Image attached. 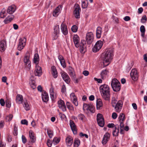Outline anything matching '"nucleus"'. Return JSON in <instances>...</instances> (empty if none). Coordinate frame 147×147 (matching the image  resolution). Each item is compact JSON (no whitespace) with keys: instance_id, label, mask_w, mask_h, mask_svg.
<instances>
[{"instance_id":"f03ea898","label":"nucleus","mask_w":147,"mask_h":147,"mask_svg":"<svg viewBox=\"0 0 147 147\" xmlns=\"http://www.w3.org/2000/svg\"><path fill=\"white\" fill-rule=\"evenodd\" d=\"M100 91L102 96L105 100H109L110 96V92L109 86L106 84H103L100 87Z\"/></svg>"},{"instance_id":"412c9836","label":"nucleus","mask_w":147,"mask_h":147,"mask_svg":"<svg viewBox=\"0 0 147 147\" xmlns=\"http://www.w3.org/2000/svg\"><path fill=\"white\" fill-rule=\"evenodd\" d=\"M70 96L71 100H72L73 103L76 106H77L78 105V103L77 101V97L74 93H71L70 95Z\"/></svg>"},{"instance_id":"4c0bfd02","label":"nucleus","mask_w":147,"mask_h":147,"mask_svg":"<svg viewBox=\"0 0 147 147\" xmlns=\"http://www.w3.org/2000/svg\"><path fill=\"white\" fill-rule=\"evenodd\" d=\"M53 32L59 34L60 30L59 25H57L55 26Z\"/></svg>"},{"instance_id":"69168bd1","label":"nucleus","mask_w":147,"mask_h":147,"mask_svg":"<svg viewBox=\"0 0 147 147\" xmlns=\"http://www.w3.org/2000/svg\"><path fill=\"white\" fill-rule=\"evenodd\" d=\"M117 115L115 113H113L112 115V117L113 119H115L117 117Z\"/></svg>"},{"instance_id":"423d86ee","label":"nucleus","mask_w":147,"mask_h":147,"mask_svg":"<svg viewBox=\"0 0 147 147\" xmlns=\"http://www.w3.org/2000/svg\"><path fill=\"white\" fill-rule=\"evenodd\" d=\"M103 44V42L101 41H97L92 49L93 51L96 53L101 48Z\"/></svg>"},{"instance_id":"ea45409f","label":"nucleus","mask_w":147,"mask_h":147,"mask_svg":"<svg viewBox=\"0 0 147 147\" xmlns=\"http://www.w3.org/2000/svg\"><path fill=\"white\" fill-rule=\"evenodd\" d=\"M31 82H30V84L31 88L34 89L36 88V85L35 84V81L32 79H31Z\"/></svg>"},{"instance_id":"9b49d317","label":"nucleus","mask_w":147,"mask_h":147,"mask_svg":"<svg viewBox=\"0 0 147 147\" xmlns=\"http://www.w3.org/2000/svg\"><path fill=\"white\" fill-rule=\"evenodd\" d=\"M83 109L84 110H89L91 113H93L94 112V107L92 105L84 104Z\"/></svg>"},{"instance_id":"4be33fe9","label":"nucleus","mask_w":147,"mask_h":147,"mask_svg":"<svg viewBox=\"0 0 147 147\" xmlns=\"http://www.w3.org/2000/svg\"><path fill=\"white\" fill-rule=\"evenodd\" d=\"M29 134L30 141L32 143L35 142L36 140V139L33 132L32 131L30 130L29 131Z\"/></svg>"},{"instance_id":"2f4dec72","label":"nucleus","mask_w":147,"mask_h":147,"mask_svg":"<svg viewBox=\"0 0 147 147\" xmlns=\"http://www.w3.org/2000/svg\"><path fill=\"white\" fill-rule=\"evenodd\" d=\"M23 100L22 96L20 94H18L16 98V102L18 104H20L22 103V101Z\"/></svg>"},{"instance_id":"5fc2aeb1","label":"nucleus","mask_w":147,"mask_h":147,"mask_svg":"<svg viewBox=\"0 0 147 147\" xmlns=\"http://www.w3.org/2000/svg\"><path fill=\"white\" fill-rule=\"evenodd\" d=\"M87 5L85 3V1L82 2V7L83 8H85L87 7Z\"/></svg>"},{"instance_id":"f8f14e48","label":"nucleus","mask_w":147,"mask_h":147,"mask_svg":"<svg viewBox=\"0 0 147 147\" xmlns=\"http://www.w3.org/2000/svg\"><path fill=\"white\" fill-rule=\"evenodd\" d=\"M58 106L59 109H61L63 111H65L66 110V108L64 101L60 100L58 101Z\"/></svg>"},{"instance_id":"5701e85b","label":"nucleus","mask_w":147,"mask_h":147,"mask_svg":"<svg viewBox=\"0 0 147 147\" xmlns=\"http://www.w3.org/2000/svg\"><path fill=\"white\" fill-rule=\"evenodd\" d=\"M16 7L15 5H12L8 7L7 9V13L9 14H12L15 11Z\"/></svg>"},{"instance_id":"c756f323","label":"nucleus","mask_w":147,"mask_h":147,"mask_svg":"<svg viewBox=\"0 0 147 147\" xmlns=\"http://www.w3.org/2000/svg\"><path fill=\"white\" fill-rule=\"evenodd\" d=\"M102 28L100 27H98L96 30V36L98 38H100L101 37V34L102 32Z\"/></svg>"},{"instance_id":"0eeeda50","label":"nucleus","mask_w":147,"mask_h":147,"mask_svg":"<svg viewBox=\"0 0 147 147\" xmlns=\"http://www.w3.org/2000/svg\"><path fill=\"white\" fill-rule=\"evenodd\" d=\"M26 42V40L25 38H20L18 47V50L20 51L24 48Z\"/></svg>"},{"instance_id":"a211bd4d","label":"nucleus","mask_w":147,"mask_h":147,"mask_svg":"<svg viewBox=\"0 0 147 147\" xmlns=\"http://www.w3.org/2000/svg\"><path fill=\"white\" fill-rule=\"evenodd\" d=\"M6 42L4 40H2L0 42V51L1 52L4 51L6 48Z\"/></svg>"},{"instance_id":"c03bdc74","label":"nucleus","mask_w":147,"mask_h":147,"mask_svg":"<svg viewBox=\"0 0 147 147\" xmlns=\"http://www.w3.org/2000/svg\"><path fill=\"white\" fill-rule=\"evenodd\" d=\"M147 21V17L146 15H144L142 16L141 20V22L142 23H145Z\"/></svg>"},{"instance_id":"603ef678","label":"nucleus","mask_w":147,"mask_h":147,"mask_svg":"<svg viewBox=\"0 0 147 147\" xmlns=\"http://www.w3.org/2000/svg\"><path fill=\"white\" fill-rule=\"evenodd\" d=\"M117 100L115 98H112V105L113 107H114L117 102Z\"/></svg>"},{"instance_id":"13d9d810","label":"nucleus","mask_w":147,"mask_h":147,"mask_svg":"<svg viewBox=\"0 0 147 147\" xmlns=\"http://www.w3.org/2000/svg\"><path fill=\"white\" fill-rule=\"evenodd\" d=\"M50 97L52 100H53L56 97V94L55 93L50 94Z\"/></svg>"},{"instance_id":"393cba45","label":"nucleus","mask_w":147,"mask_h":147,"mask_svg":"<svg viewBox=\"0 0 147 147\" xmlns=\"http://www.w3.org/2000/svg\"><path fill=\"white\" fill-rule=\"evenodd\" d=\"M42 100L45 102H47L49 100V96L47 92L44 91L42 93Z\"/></svg>"},{"instance_id":"1a4fd4ad","label":"nucleus","mask_w":147,"mask_h":147,"mask_svg":"<svg viewBox=\"0 0 147 147\" xmlns=\"http://www.w3.org/2000/svg\"><path fill=\"white\" fill-rule=\"evenodd\" d=\"M93 39V34L92 32H90L87 33L86 40L88 44H90L92 42Z\"/></svg>"},{"instance_id":"6e6552de","label":"nucleus","mask_w":147,"mask_h":147,"mask_svg":"<svg viewBox=\"0 0 147 147\" xmlns=\"http://www.w3.org/2000/svg\"><path fill=\"white\" fill-rule=\"evenodd\" d=\"M131 77L134 81H136L138 80V74L137 70L135 69H132L130 73Z\"/></svg>"},{"instance_id":"cd10ccee","label":"nucleus","mask_w":147,"mask_h":147,"mask_svg":"<svg viewBox=\"0 0 147 147\" xmlns=\"http://www.w3.org/2000/svg\"><path fill=\"white\" fill-rule=\"evenodd\" d=\"M119 133V126L118 125H115L113 131V135L116 136H118Z\"/></svg>"},{"instance_id":"dca6fc26","label":"nucleus","mask_w":147,"mask_h":147,"mask_svg":"<svg viewBox=\"0 0 147 147\" xmlns=\"http://www.w3.org/2000/svg\"><path fill=\"white\" fill-rule=\"evenodd\" d=\"M122 103L121 101L119 100L115 105V109L116 112H120L121 109L122 107Z\"/></svg>"},{"instance_id":"2eb2a0df","label":"nucleus","mask_w":147,"mask_h":147,"mask_svg":"<svg viewBox=\"0 0 147 147\" xmlns=\"http://www.w3.org/2000/svg\"><path fill=\"white\" fill-rule=\"evenodd\" d=\"M61 29L62 33L64 35H66L68 34V30L66 24L63 22L61 24Z\"/></svg>"},{"instance_id":"f704fd0d","label":"nucleus","mask_w":147,"mask_h":147,"mask_svg":"<svg viewBox=\"0 0 147 147\" xmlns=\"http://www.w3.org/2000/svg\"><path fill=\"white\" fill-rule=\"evenodd\" d=\"M23 104L24 107L26 110L28 111L30 109V107L26 100H24Z\"/></svg>"},{"instance_id":"6ab92c4d","label":"nucleus","mask_w":147,"mask_h":147,"mask_svg":"<svg viewBox=\"0 0 147 147\" xmlns=\"http://www.w3.org/2000/svg\"><path fill=\"white\" fill-rule=\"evenodd\" d=\"M110 136V134L109 133H106L104 136L103 139L102 141V143L103 144H105L109 140Z\"/></svg>"},{"instance_id":"ddd939ff","label":"nucleus","mask_w":147,"mask_h":147,"mask_svg":"<svg viewBox=\"0 0 147 147\" xmlns=\"http://www.w3.org/2000/svg\"><path fill=\"white\" fill-rule=\"evenodd\" d=\"M69 125L71 129L74 134L77 133V129L76 126L74 122L71 120L69 121Z\"/></svg>"},{"instance_id":"de8ad7c7","label":"nucleus","mask_w":147,"mask_h":147,"mask_svg":"<svg viewBox=\"0 0 147 147\" xmlns=\"http://www.w3.org/2000/svg\"><path fill=\"white\" fill-rule=\"evenodd\" d=\"M80 144V141L78 140H76L74 142V147H78Z\"/></svg>"},{"instance_id":"72a5a7b5","label":"nucleus","mask_w":147,"mask_h":147,"mask_svg":"<svg viewBox=\"0 0 147 147\" xmlns=\"http://www.w3.org/2000/svg\"><path fill=\"white\" fill-rule=\"evenodd\" d=\"M39 61V58L38 54L36 53L34 55V57L33 60L34 62L36 64L38 63Z\"/></svg>"},{"instance_id":"79ce46f5","label":"nucleus","mask_w":147,"mask_h":147,"mask_svg":"<svg viewBox=\"0 0 147 147\" xmlns=\"http://www.w3.org/2000/svg\"><path fill=\"white\" fill-rule=\"evenodd\" d=\"M59 34L53 32L52 34V38L53 40H55L57 39L59 37Z\"/></svg>"},{"instance_id":"052dcab7","label":"nucleus","mask_w":147,"mask_h":147,"mask_svg":"<svg viewBox=\"0 0 147 147\" xmlns=\"http://www.w3.org/2000/svg\"><path fill=\"white\" fill-rule=\"evenodd\" d=\"M140 31L141 32H145V29L144 26L142 25L140 27Z\"/></svg>"},{"instance_id":"4d7b16f0","label":"nucleus","mask_w":147,"mask_h":147,"mask_svg":"<svg viewBox=\"0 0 147 147\" xmlns=\"http://www.w3.org/2000/svg\"><path fill=\"white\" fill-rule=\"evenodd\" d=\"M22 142L24 144H25L27 141V139L23 135L22 136Z\"/></svg>"},{"instance_id":"4468645a","label":"nucleus","mask_w":147,"mask_h":147,"mask_svg":"<svg viewBox=\"0 0 147 147\" xmlns=\"http://www.w3.org/2000/svg\"><path fill=\"white\" fill-rule=\"evenodd\" d=\"M61 73L62 77L63 80L67 84H68L69 83L71 80L68 74L65 72H62Z\"/></svg>"},{"instance_id":"774afa93","label":"nucleus","mask_w":147,"mask_h":147,"mask_svg":"<svg viewBox=\"0 0 147 147\" xmlns=\"http://www.w3.org/2000/svg\"><path fill=\"white\" fill-rule=\"evenodd\" d=\"M59 115L61 119H64L66 117V116L64 114L61 113H59Z\"/></svg>"},{"instance_id":"7ed1b4c3","label":"nucleus","mask_w":147,"mask_h":147,"mask_svg":"<svg viewBox=\"0 0 147 147\" xmlns=\"http://www.w3.org/2000/svg\"><path fill=\"white\" fill-rule=\"evenodd\" d=\"M111 84L114 91L117 92L120 90L121 88L120 83L117 79H113L111 81Z\"/></svg>"},{"instance_id":"f3484780","label":"nucleus","mask_w":147,"mask_h":147,"mask_svg":"<svg viewBox=\"0 0 147 147\" xmlns=\"http://www.w3.org/2000/svg\"><path fill=\"white\" fill-rule=\"evenodd\" d=\"M35 76H39L42 74L41 68L38 65H36L34 72Z\"/></svg>"},{"instance_id":"aec40b11","label":"nucleus","mask_w":147,"mask_h":147,"mask_svg":"<svg viewBox=\"0 0 147 147\" xmlns=\"http://www.w3.org/2000/svg\"><path fill=\"white\" fill-rule=\"evenodd\" d=\"M73 41L75 46L76 47H78L79 46L80 39L79 36L77 35H75L73 38Z\"/></svg>"},{"instance_id":"9d476101","label":"nucleus","mask_w":147,"mask_h":147,"mask_svg":"<svg viewBox=\"0 0 147 147\" xmlns=\"http://www.w3.org/2000/svg\"><path fill=\"white\" fill-rule=\"evenodd\" d=\"M79 46L80 52L82 53H85L86 51V45L84 40H83L81 41Z\"/></svg>"},{"instance_id":"7c9ffc66","label":"nucleus","mask_w":147,"mask_h":147,"mask_svg":"<svg viewBox=\"0 0 147 147\" xmlns=\"http://www.w3.org/2000/svg\"><path fill=\"white\" fill-rule=\"evenodd\" d=\"M30 55L29 54L26 55L24 58V62L26 65L28 64L29 65L30 63V62L29 60Z\"/></svg>"},{"instance_id":"39448f33","label":"nucleus","mask_w":147,"mask_h":147,"mask_svg":"<svg viewBox=\"0 0 147 147\" xmlns=\"http://www.w3.org/2000/svg\"><path fill=\"white\" fill-rule=\"evenodd\" d=\"M75 10L74 11V15L76 18H79L80 17V12L81 9L80 6L78 4H76L74 6Z\"/></svg>"},{"instance_id":"49530a36","label":"nucleus","mask_w":147,"mask_h":147,"mask_svg":"<svg viewBox=\"0 0 147 147\" xmlns=\"http://www.w3.org/2000/svg\"><path fill=\"white\" fill-rule=\"evenodd\" d=\"M6 107L8 108H9L11 106V102L9 99H7L5 102Z\"/></svg>"},{"instance_id":"c9c22d12","label":"nucleus","mask_w":147,"mask_h":147,"mask_svg":"<svg viewBox=\"0 0 147 147\" xmlns=\"http://www.w3.org/2000/svg\"><path fill=\"white\" fill-rule=\"evenodd\" d=\"M125 115L123 113H121L118 117L119 122L124 121L125 120Z\"/></svg>"},{"instance_id":"680f3d73","label":"nucleus","mask_w":147,"mask_h":147,"mask_svg":"<svg viewBox=\"0 0 147 147\" xmlns=\"http://www.w3.org/2000/svg\"><path fill=\"white\" fill-rule=\"evenodd\" d=\"M14 17V16L13 15H11L8 16L7 18L11 22L13 19Z\"/></svg>"},{"instance_id":"20e7f679","label":"nucleus","mask_w":147,"mask_h":147,"mask_svg":"<svg viewBox=\"0 0 147 147\" xmlns=\"http://www.w3.org/2000/svg\"><path fill=\"white\" fill-rule=\"evenodd\" d=\"M97 120L99 126L102 127L105 124L104 119L102 115L100 113H98L97 115Z\"/></svg>"},{"instance_id":"f257e3e1","label":"nucleus","mask_w":147,"mask_h":147,"mask_svg":"<svg viewBox=\"0 0 147 147\" xmlns=\"http://www.w3.org/2000/svg\"><path fill=\"white\" fill-rule=\"evenodd\" d=\"M113 57V52L111 49H106L105 52L101 55V57L103 61V63L104 67L108 65L109 62L111 61Z\"/></svg>"},{"instance_id":"338daca9","label":"nucleus","mask_w":147,"mask_h":147,"mask_svg":"<svg viewBox=\"0 0 147 147\" xmlns=\"http://www.w3.org/2000/svg\"><path fill=\"white\" fill-rule=\"evenodd\" d=\"M52 143L49 140H47V144L49 147H51L52 145Z\"/></svg>"},{"instance_id":"a18cd8bd","label":"nucleus","mask_w":147,"mask_h":147,"mask_svg":"<svg viewBox=\"0 0 147 147\" xmlns=\"http://www.w3.org/2000/svg\"><path fill=\"white\" fill-rule=\"evenodd\" d=\"M69 74L71 77H74V76H75L74 71L73 69L71 68V69H69Z\"/></svg>"},{"instance_id":"bb28decb","label":"nucleus","mask_w":147,"mask_h":147,"mask_svg":"<svg viewBox=\"0 0 147 147\" xmlns=\"http://www.w3.org/2000/svg\"><path fill=\"white\" fill-rule=\"evenodd\" d=\"M61 7V5L57 7L54 10L53 13V15L55 17L57 16L60 11V9Z\"/></svg>"},{"instance_id":"09e8293b","label":"nucleus","mask_w":147,"mask_h":147,"mask_svg":"<svg viewBox=\"0 0 147 147\" xmlns=\"http://www.w3.org/2000/svg\"><path fill=\"white\" fill-rule=\"evenodd\" d=\"M66 105L67 108L70 110H72L74 108L72 105L70 104L69 102H66Z\"/></svg>"},{"instance_id":"3c124183","label":"nucleus","mask_w":147,"mask_h":147,"mask_svg":"<svg viewBox=\"0 0 147 147\" xmlns=\"http://www.w3.org/2000/svg\"><path fill=\"white\" fill-rule=\"evenodd\" d=\"M78 28L76 25H73L72 26L71 29L72 31L74 32H76L78 30Z\"/></svg>"},{"instance_id":"8fccbe9b","label":"nucleus","mask_w":147,"mask_h":147,"mask_svg":"<svg viewBox=\"0 0 147 147\" xmlns=\"http://www.w3.org/2000/svg\"><path fill=\"white\" fill-rule=\"evenodd\" d=\"M78 119L81 120L83 121L85 118V117L84 115L82 114H80L78 116Z\"/></svg>"},{"instance_id":"b1692460","label":"nucleus","mask_w":147,"mask_h":147,"mask_svg":"<svg viewBox=\"0 0 147 147\" xmlns=\"http://www.w3.org/2000/svg\"><path fill=\"white\" fill-rule=\"evenodd\" d=\"M66 142L68 146H71L73 143L72 138L70 136H68L66 138Z\"/></svg>"},{"instance_id":"a878e982","label":"nucleus","mask_w":147,"mask_h":147,"mask_svg":"<svg viewBox=\"0 0 147 147\" xmlns=\"http://www.w3.org/2000/svg\"><path fill=\"white\" fill-rule=\"evenodd\" d=\"M58 59L62 66L64 68L65 67H66V63L62 55H59L58 56Z\"/></svg>"},{"instance_id":"0e129e2a","label":"nucleus","mask_w":147,"mask_h":147,"mask_svg":"<svg viewBox=\"0 0 147 147\" xmlns=\"http://www.w3.org/2000/svg\"><path fill=\"white\" fill-rule=\"evenodd\" d=\"M5 102L4 100L3 99H0V103L2 106H4Z\"/></svg>"},{"instance_id":"58836bf2","label":"nucleus","mask_w":147,"mask_h":147,"mask_svg":"<svg viewBox=\"0 0 147 147\" xmlns=\"http://www.w3.org/2000/svg\"><path fill=\"white\" fill-rule=\"evenodd\" d=\"M108 71L106 69L102 71L101 73V76L102 79H104L107 74Z\"/></svg>"},{"instance_id":"a19ab883","label":"nucleus","mask_w":147,"mask_h":147,"mask_svg":"<svg viewBox=\"0 0 147 147\" xmlns=\"http://www.w3.org/2000/svg\"><path fill=\"white\" fill-rule=\"evenodd\" d=\"M47 133L49 136L51 138H52L53 135V131L49 129H47Z\"/></svg>"},{"instance_id":"e433bc0d","label":"nucleus","mask_w":147,"mask_h":147,"mask_svg":"<svg viewBox=\"0 0 147 147\" xmlns=\"http://www.w3.org/2000/svg\"><path fill=\"white\" fill-rule=\"evenodd\" d=\"M5 9L3 8L1 11L0 13V17L1 18H4L7 15V14L5 12Z\"/></svg>"},{"instance_id":"bf43d9fd","label":"nucleus","mask_w":147,"mask_h":147,"mask_svg":"<svg viewBox=\"0 0 147 147\" xmlns=\"http://www.w3.org/2000/svg\"><path fill=\"white\" fill-rule=\"evenodd\" d=\"M21 123L22 124L28 125V121L26 119H23L21 121Z\"/></svg>"},{"instance_id":"e2e57ef3","label":"nucleus","mask_w":147,"mask_h":147,"mask_svg":"<svg viewBox=\"0 0 147 147\" xmlns=\"http://www.w3.org/2000/svg\"><path fill=\"white\" fill-rule=\"evenodd\" d=\"M80 137L85 136L86 138H88V136L86 134H84L82 133L81 132L80 134Z\"/></svg>"},{"instance_id":"473e14b6","label":"nucleus","mask_w":147,"mask_h":147,"mask_svg":"<svg viewBox=\"0 0 147 147\" xmlns=\"http://www.w3.org/2000/svg\"><path fill=\"white\" fill-rule=\"evenodd\" d=\"M96 105L97 109H100L101 108L102 106V103L101 100L99 99L97 100Z\"/></svg>"},{"instance_id":"864d4df0","label":"nucleus","mask_w":147,"mask_h":147,"mask_svg":"<svg viewBox=\"0 0 147 147\" xmlns=\"http://www.w3.org/2000/svg\"><path fill=\"white\" fill-rule=\"evenodd\" d=\"M13 116L12 114H9V115L7 116L6 119L8 121H11L13 118Z\"/></svg>"},{"instance_id":"37998d69","label":"nucleus","mask_w":147,"mask_h":147,"mask_svg":"<svg viewBox=\"0 0 147 147\" xmlns=\"http://www.w3.org/2000/svg\"><path fill=\"white\" fill-rule=\"evenodd\" d=\"M60 141V139L57 138H53V143L54 145H56L59 143Z\"/></svg>"},{"instance_id":"c85d7f7f","label":"nucleus","mask_w":147,"mask_h":147,"mask_svg":"<svg viewBox=\"0 0 147 147\" xmlns=\"http://www.w3.org/2000/svg\"><path fill=\"white\" fill-rule=\"evenodd\" d=\"M51 70L52 71V75L55 78H56L58 76V73L55 67L54 66H52L51 67Z\"/></svg>"},{"instance_id":"6e6d98bb","label":"nucleus","mask_w":147,"mask_h":147,"mask_svg":"<svg viewBox=\"0 0 147 147\" xmlns=\"http://www.w3.org/2000/svg\"><path fill=\"white\" fill-rule=\"evenodd\" d=\"M18 128L16 126H14V131L13 133V135L16 136L18 135Z\"/></svg>"}]
</instances>
